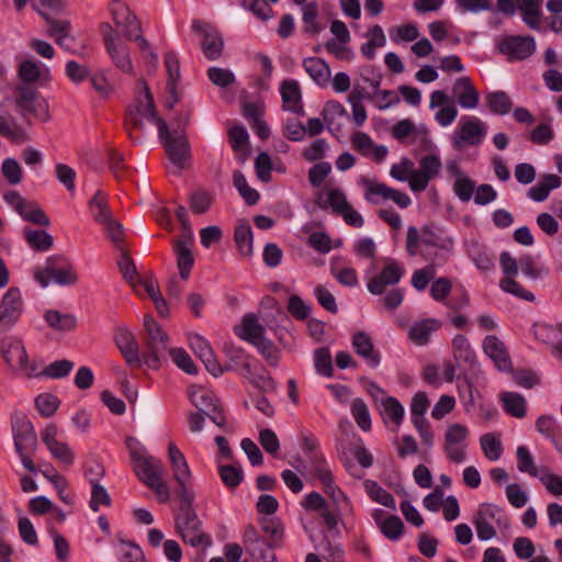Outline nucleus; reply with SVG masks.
I'll list each match as a JSON object with an SVG mask.
<instances>
[{
    "instance_id": "f257e3e1",
    "label": "nucleus",
    "mask_w": 562,
    "mask_h": 562,
    "mask_svg": "<svg viewBox=\"0 0 562 562\" xmlns=\"http://www.w3.org/2000/svg\"><path fill=\"white\" fill-rule=\"evenodd\" d=\"M195 495L187 501L184 497H179L180 507L176 517V528L181 536L183 542L192 547L207 548L212 544V539L202 530V522L196 513L192 508Z\"/></svg>"
},
{
    "instance_id": "f03ea898",
    "label": "nucleus",
    "mask_w": 562,
    "mask_h": 562,
    "mask_svg": "<svg viewBox=\"0 0 562 562\" xmlns=\"http://www.w3.org/2000/svg\"><path fill=\"white\" fill-rule=\"evenodd\" d=\"M12 432L14 439V448L19 454L23 467L35 473L37 471L32 456L37 450V436L31 420L24 414H15L12 417Z\"/></svg>"
},
{
    "instance_id": "7ed1b4c3",
    "label": "nucleus",
    "mask_w": 562,
    "mask_h": 562,
    "mask_svg": "<svg viewBox=\"0 0 562 562\" xmlns=\"http://www.w3.org/2000/svg\"><path fill=\"white\" fill-rule=\"evenodd\" d=\"M472 522L477 538L487 541L496 537L498 531L507 530L510 526L505 510L494 504L483 503L479 505L473 515Z\"/></svg>"
},
{
    "instance_id": "20e7f679",
    "label": "nucleus",
    "mask_w": 562,
    "mask_h": 562,
    "mask_svg": "<svg viewBox=\"0 0 562 562\" xmlns=\"http://www.w3.org/2000/svg\"><path fill=\"white\" fill-rule=\"evenodd\" d=\"M137 91L139 94L135 103L128 108L126 117L127 131L130 137L134 140H139V137H134L131 128L143 130L145 121L151 122L158 127V122L164 121L157 115L153 95L144 81L139 80L137 82Z\"/></svg>"
},
{
    "instance_id": "39448f33",
    "label": "nucleus",
    "mask_w": 562,
    "mask_h": 562,
    "mask_svg": "<svg viewBox=\"0 0 562 562\" xmlns=\"http://www.w3.org/2000/svg\"><path fill=\"white\" fill-rule=\"evenodd\" d=\"M0 351L7 364L14 372L26 378L36 376L38 374L37 367L29 360L25 346L21 339L14 336H5L1 339Z\"/></svg>"
},
{
    "instance_id": "423d86ee",
    "label": "nucleus",
    "mask_w": 562,
    "mask_h": 562,
    "mask_svg": "<svg viewBox=\"0 0 562 562\" xmlns=\"http://www.w3.org/2000/svg\"><path fill=\"white\" fill-rule=\"evenodd\" d=\"M487 134V125L481 119L472 115H463L450 136V142L456 150L468 146L480 145Z\"/></svg>"
},
{
    "instance_id": "0eeeda50",
    "label": "nucleus",
    "mask_w": 562,
    "mask_h": 562,
    "mask_svg": "<svg viewBox=\"0 0 562 562\" xmlns=\"http://www.w3.org/2000/svg\"><path fill=\"white\" fill-rule=\"evenodd\" d=\"M34 278L44 288L52 281L59 285H70L78 279L74 267L64 257H49L44 268L35 270Z\"/></svg>"
},
{
    "instance_id": "6e6552de",
    "label": "nucleus",
    "mask_w": 562,
    "mask_h": 562,
    "mask_svg": "<svg viewBox=\"0 0 562 562\" xmlns=\"http://www.w3.org/2000/svg\"><path fill=\"white\" fill-rule=\"evenodd\" d=\"M158 135L172 165L184 169L190 159V145L184 135L170 133L165 121L158 122Z\"/></svg>"
},
{
    "instance_id": "1a4fd4ad",
    "label": "nucleus",
    "mask_w": 562,
    "mask_h": 562,
    "mask_svg": "<svg viewBox=\"0 0 562 562\" xmlns=\"http://www.w3.org/2000/svg\"><path fill=\"white\" fill-rule=\"evenodd\" d=\"M469 438L470 429L467 425L453 423L447 426L442 450L451 462L460 464L465 461Z\"/></svg>"
},
{
    "instance_id": "9d476101",
    "label": "nucleus",
    "mask_w": 562,
    "mask_h": 562,
    "mask_svg": "<svg viewBox=\"0 0 562 562\" xmlns=\"http://www.w3.org/2000/svg\"><path fill=\"white\" fill-rule=\"evenodd\" d=\"M144 327L146 330V345L148 351L144 353V362L151 369L160 366V353L168 348V335L150 315H145Z\"/></svg>"
},
{
    "instance_id": "9b49d317",
    "label": "nucleus",
    "mask_w": 562,
    "mask_h": 562,
    "mask_svg": "<svg viewBox=\"0 0 562 562\" xmlns=\"http://www.w3.org/2000/svg\"><path fill=\"white\" fill-rule=\"evenodd\" d=\"M127 447L131 452L135 473L144 484L162 476L164 464L159 459L147 454L145 449L133 439L127 441Z\"/></svg>"
},
{
    "instance_id": "f8f14e48",
    "label": "nucleus",
    "mask_w": 562,
    "mask_h": 562,
    "mask_svg": "<svg viewBox=\"0 0 562 562\" xmlns=\"http://www.w3.org/2000/svg\"><path fill=\"white\" fill-rule=\"evenodd\" d=\"M100 30L111 60L123 72L132 74L133 63L130 57V50L119 32L109 23H102Z\"/></svg>"
},
{
    "instance_id": "ddd939ff",
    "label": "nucleus",
    "mask_w": 562,
    "mask_h": 562,
    "mask_svg": "<svg viewBox=\"0 0 562 562\" xmlns=\"http://www.w3.org/2000/svg\"><path fill=\"white\" fill-rule=\"evenodd\" d=\"M15 104L21 113H30L46 122L49 120L48 104L40 91L29 85H20L15 89Z\"/></svg>"
},
{
    "instance_id": "4468645a",
    "label": "nucleus",
    "mask_w": 562,
    "mask_h": 562,
    "mask_svg": "<svg viewBox=\"0 0 562 562\" xmlns=\"http://www.w3.org/2000/svg\"><path fill=\"white\" fill-rule=\"evenodd\" d=\"M168 458L173 479L178 483V495L189 501L194 495L191 488L192 474L183 453L173 442L168 445Z\"/></svg>"
},
{
    "instance_id": "2eb2a0df",
    "label": "nucleus",
    "mask_w": 562,
    "mask_h": 562,
    "mask_svg": "<svg viewBox=\"0 0 562 562\" xmlns=\"http://www.w3.org/2000/svg\"><path fill=\"white\" fill-rule=\"evenodd\" d=\"M24 302L18 288H10L0 300V334L12 329L23 313Z\"/></svg>"
},
{
    "instance_id": "dca6fc26",
    "label": "nucleus",
    "mask_w": 562,
    "mask_h": 562,
    "mask_svg": "<svg viewBox=\"0 0 562 562\" xmlns=\"http://www.w3.org/2000/svg\"><path fill=\"white\" fill-rule=\"evenodd\" d=\"M405 274V268L394 259H386L382 270L371 278L367 288L374 295H381L390 285L397 284Z\"/></svg>"
},
{
    "instance_id": "f3484780",
    "label": "nucleus",
    "mask_w": 562,
    "mask_h": 562,
    "mask_svg": "<svg viewBox=\"0 0 562 562\" xmlns=\"http://www.w3.org/2000/svg\"><path fill=\"white\" fill-rule=\"evenodd\" d=\"M498 49L508 60H522L535 53L536 41L530 35H509L498 43Z\"/></svg>"
},
{
    "instance_id": "a211bd4d",
    "label": "nucleus",
    "mask_w": 562,
    "mask_h": 562,
    "mask_svg": "<svg viewBox=\"0 0 562 562\" xmlns=\"http://www.w3.org/2000/svg\"><path fill=\"white\" fill-rule=\"evenodd\" d=\"M441 167L442 164L438 155L430 154L424 156L419 160V169H415L411 181V190L415 193L425 191L430 180L439 175Z\"/></svg>"
},
{
    "instance_id": "6ab92c4d",
    "label": "nucleus",
    "mask_w": 562,
    "mask_h": 562,
    "mask_svg": "<svg viewBox=\"0 0 562 562\" xmlns=\"http://www.w3.org/2000/svg\"><path fill=\"white\" fill-rule=\"evenodd\" d=\"M452 356L458 368L464 371L476 373L480 369L475 351L471 347L468 338L463 335H457L452 339Z\"/></svg>"
},
{
    "instance_id": "aec40b11",
    "label": "nucleus",
    "mask_w": 562,
    "mask_h": 562,
    "mask_svg": "<svg viewBox=\"0 0 562 562\" xmlns=\"http://www.w3.org/2000/svg\"><path fill=\"white\" fill-rule=\"evenodd\" d=\"M114 341L126 363L132 368H139L142 359L138 344L133 333L126 327H117L114 334Z\"/></svg>"
},
{
    "instance_id": "412c9836",
    "label": "nucleus",
    "mask_w": 562,
    "mask_h": 562,
    "mask_svg": "<svg viewBox=\"0 0 562 562\" xmlns=\"http://www.w3.org/2000/svg\"><path fill=\"white\" fill-rule=\"evenodd\" d=\"M192 29L195 32L201 33L203 36L201 47L205 57L211 60L217 59L221 56L224 46L221 34L211 25L201 21H194L192 23Z\"/></svg>"
},
{
    "instance_id": "4be33fe9",
    "label": "nucleus",
    "mask_w": 562,
    "mask_h": 562,
    "mask_svg": "<svg viewBox=\"0 0 562 562\" xmlns=\"http://www.w3.org/2000/svg\"><path fill=\"white\" fill-rule=\"evenodd\" d=\"M111 14L115 25L122 29L126 38L132 40L134 34L140 31V24L136 15L126 3L113 1L111 3Z\"/></svg>"
},
{
    "instance_id": "5701e85b",
    "label": "nucleus",
    "mask_w": 562,
    "mask_h": 562,
    "mask_svg": "<svg viewBox=\"0 0 562 562\" xmlns=\"http://www.w3.org/2000/svg\"><path fill=\"white\" fill-rule=\"evenodd\" d=\"M452 94L462 109L473 110L479 105L480 93L469 77H460L454 80Z\"/></svg>"
},
{
    "instance_id": "b1692460",
    "label": "nucleus",
    "mask_w": 562,
    "mask_h": 562,
    "mask_svg": "<svg viewBox=\"0 0 562 562\" xmlns=\"http://www.w3.org/2000/svg\"><path fill=\"white\" fill-rule=\"evenodd\" d=\"M189 344L193 352L204 363L206 370L214 376L222 374L223 370L209 344V341L199 334L189 337Z\"/></svg>"
},
{
    "instance_id": "393cba45",
    "label": "nucleus",
    "mask_w": 562,
    "mask_h": 562,
    "mask_svg": "<svg viewBox=\"0 0 562 562\" xmlns=\"http://www.w3.org/2000/svg\"><path fill=\"white\" fill-rule=\"evenodd\" d=\"M482 348L484 353L494 362L495 367L501 371H509L512 369V360L504 342L494 335L484 338Z\"/></svg>"
},
{
    "instance_id": "a878e982",
    "label": "nucleus",
    "mask_w": 562,
    "mask_h": 562,
    "mask_svg": "<svg viewBox=\"0 0 562 562\" xmlns=\"http://www.w3.org/2000/svg\"><path fill=\"white\" fill-rule=\"evenodd\" d=\"M192 236L191 233L182 234L175 243L173 249L177 257V266L181 279L187 280L190 276L194 263L192 254Z\"/></svg>"
},
{
    "instance_id": "bb28decb",
    "label": "nucleus",
    "mask_w": 562,
    "mask_h": 562,
    "mask_svg": "<svg viewBox=\"0 0 562 562\" xmlns=\"http://www.w3.org/2000/svg\"><path fill=\"white\" fill-rule=\"evenodd\" d=\"M352 147L362 156L372 158L376 162L383 161L387 156V147L384 145H375L372 138L363 132H356L351 136Z\"/></svg>"
},
{
    "instance_id": "cd10ccee",
    "label": "nucleus",
    "mask_w": 562,
    "mask_h": 562,
    "mask_svg": "<svg viewBox=\"0 0 562 562\" xmlns=\"http://www.w3.org/2000/svg\"><path fill=\"white\" fill-rule=\"evenodd\" d=\"M280 93L283 109L296 114H304L302 103V91L299 82L294 79H286L281 83Z\"/></svg>"
},
{
    "instance_id": "c85d7f7f",
    "label": "nucleus",
    "mask_w": 562,
    "mask_h": 562,
    "mask_svg": "<svg viewBox=\"0 0 562 562\" xmlns=\"http://www.w3.org/2000/svg\"><path fill=\"white\" fill-rule=\"evenodd\" d=\"M352 347L358 356L372 368H376L381 361L380 352L374 348L371 337L364 331H358L352 337Z\"/></svg>"
},
{
    "instance_id": "c756f323",
    "label": "nucleus",
    "mask_w": 562,
    "mask_h": 562,
    "mask_svg": "<svg viewBox=\"0 0 562 562\" xmlns=\"http://www.w3.org/2000/svg\"><path fill=\"white\" fill-rule=\"evenodd\" d=\"M302 66L310 78L321 88L329 85L331 79V69L329 65L318 57H306Z\"/></svg>"
},
{
    "instance_id": "7c9ffc66",
    "label": "nucleus",
    "mask_w": 562,
    "mask_h": 562,
    "mask_svg": "<svg viewBox=\"0 0 562 562\" xmlns=\"http://www.w3.org/2000/svg\"><path fill=\"white\" fill-rule=\"evenodd\" d=\"M357 183L363 189L364 200L371 204H379L382 201L389 200V193L391 187L376 179H370L366 176H361Z\"/></svg>"
},
{
    "instance_id": "2f4dec72",
    "label": "nucleus",
    "mask_w": 562,
    "mask_h": 562,
    "mask_svg": "<svg viewBox=\"0 0 562 562\" xmlns=\"http://www.w3.org/2000/svg\"><path fill=\"white\" fill-rule=\"evenodd\" d=\"M441 327V322L437 318H425L416 321L408 329L409 339L418 345L424 346L429 342L432 333Z\"/></svg>"
},
{
    "instance_id": "473e14b6",
    "label": "nucleus",
    "mask_w": 562,
    "mask_h": 562,
    "mask_svg": "<svg viewBox=\"0 0 562 562\" xmlns=\"http://www.w3.org/2000/svg\"><path fill=\"white\" fill-rule=\"evenodd\" d=\"M317 203L322 209H330L338 215L349 204L346 193L335 187H325L317 198Z\"/></svg>"
},
{
    "instance_id": "72a5a7b5",
    "label": "nucleus",
    "mask_w": 562,
    "mask_h": 562,
    "mask_svg": "<svg viewBox=\"0 0 562 562\" xmlns=\"http://www.w3.org/2000/svg\"><path fill=\"white\" fill-rule=\"evenodd\" d=\"M18 76L23 82L22 85L33 83L36 81H48L49 69L33 59H24L18 67Z\"/></svg>"
},
{
    "instance_id": "f704fd0d",
    "label": "nucleus",
    "mask_w": 562,
    "mask_h": 562,
    "mask_svg": "<svg viewBox=\"0 0 562 562\" xmlns=\"http://www.w3.org/2000/svg\"><path fill=\"white\" fill-rule=\"evenodd\" d=\"M236 335L254 346L261 341L265 336V328L255 314H246L239 327L235 329Z\"/></svg>"
},
{
    "instance_id": "c9c22d12",
    "label": "nucleus",
    "mask_w": 562,
    "mask_h": 562,
    "mask_svg": "<svg viewBox=\"0 0 562 562\" xmlns=\"http://www.w3.org/2000/svg\"><path fill=\"white\" fill-rule=\"evenodd\" d=\"M189 398L192 405H194L199 412L209 414L210 411L217 412L218 400L215 395L199 385H192L189 389Z\"/></svg>"
},
{
    "instance_id": "e433bc0d",
    "label": "nucleus",
    "mask_w": 562,
    "mask_h": 562,
    "mask_svg": "<svg viewBox=\"0 0 562 562\" xmlns=\"http://www.w3.org/2000/svg\"><path fill=\"white\" fill-rule=\"evenodd\" d=\"M165 65L168 72L167 90L170 94L168 108H172L178 101L177 82L180 79V65L177 55L172 52L165 55Z\"/></svg>"
},
{
    "instance_id": "4c0bfd02",
    "label": "nucleus",
    "mask_w": 562,
    "mask_h": 562,
    "mask_svg": "<svg viewBox=\"0 0 562 562\" xmlns=\"http://www.w3.org/2000/svg\"><path fill=\"white\" fill-rule=\"evenodd\" d=\"M516 9L521 13L525 24L531 30H539L542 11L540 0H515Z\"/></svg>"
},
{
    "instance_id": "58836bf2",
    "label": "nucleus",
    "mask_w": 562,
    "mask_h": 562,
    "mask_svg": "<svg viewBox=\"0 0 562 562\" xmlns=\"http://www.w3.org/2000/svg\"><path fill=\"white\" fill-rule=\"evenodd\" d=\"M0 136L14 144H24L30 139L27 132L11 115H0Z\"/></svg>"
},
{
    "instance_id": "ea45409f",
    "label": "nucleus",
    "mask_w": 562,
    "mask_h": 562,
    "mask_svg": "<svg viewBox=\"0 0 562 562\" xmlns=\"http://www.w3.org/2000/svg\"><path fill=\"white\" fill-rule=\"evenodd\" d=\"M562 180L559 176L548 173L541 177V179L528 190V196L536 201H544L553 189L561 186Z\"/></svg>"
},
{
    "instance_id": "a19ab883",
    "label": "nucleus",
    "mask_w": 562,
    "mask_h": 562,
    "mask_svg": "<svg viewBox=\"0 0 562 562\" xmlns=\"http://www.w3.org/2000/svg\"><path fill=\"white\" fill-rule=\"evenodd\" d=\"M379 407L381 409V415L383 419H390L395 426L393 430L397 431L398 427L401 426L404 419V406L398 402L397 398L389 396L381 398Z\"/></svg>"
},
{
    "instance_id": "79ce46f5",
    "label": "nucleus",
    "mask_w": 562,
    "mask_h": 562,
    "mask_svg": "<svg viewBox=\"0 0 562 562\" xmlns=\"http://www.w3.org/2000/svg\"><path fill=\"white\" fill-rule=\"evenodd\" d=\"M499 400L503 404L504 411L516 418H524L527 414L526 398L516 392H503L499 394Z\"/></svg>"
},
{
    "instance_id": "37998d69",
    "label": "nucleus",
    "mask_w": 562,
    "mask_h": 562,
    "mask_svg": "<svg viewBox=\"0 0 562 562\" xmlns=\"http://www.w3.org/2000/svg\"><path fill=\"white\" fill-rule=\"evenodd\" d=\"M303 31L308 36L318 35L325 26L318 21V5L316 2H308L302 7Z\"/></svg>"
},
{
    "instance_id": "c03bdc74",
    "label": "nucleus",
    "mask_w": 562,
    "mask_h": 562,
    "mask_svg": "<svg viewBox=\"0 0 562 562\" xmlns=\"http://www.w3.org/2000/svg\"><path fill=\"white\" fill-rule=\"evenodd\" d=\"M422 244L424 249L429 251V248H438L440 250L450 251L453 247V239L443 236L441 233L436 232L429 227L422 228Z\"/></svg>"
},
{
    "instance_id": "a18cd8bd",
    "label": "nucleus",
    "mask_w": 562,
    "mask_h": 562,
    "mask_svg": "<svg viewBox=\"0 0 562 562\" xmlns=\"http://www.w3.org/2000/svg\"><path fill=\"white\" fill-rule=\"evenodd\" d=\"M363 487L373 502L393 510L396 508V502L393 495L384 490L378 482L373 480H366L363 482Z\"/></svg>"
},
{
    "instance_id": "49530a36",
    "label": "nucleus",
    "mask_w": 562,
    "mask_h": 562,
    "mask_svg": "<svg viewBox=\"0 0 562 562\" xmlns=\"http://www.w3.org/2000/svg\"><path fill=\"white\" fill-rule=\"evenodd\" d=\"M480 446L483 454L490 461H497L503 454V445L501 435L496 432H487L481 436Z\"/></svg>"
},
{
    "instance_id": "de8ad7c7",
    "label": "nucleus",
    "mask_w": 562,
    "mask_h": 562,
    "mask_svg": "<svg viewBox=\"0 0 562 562\" xmlns=\"http://www.w3.org/2000/svg\"><path fill=\"white\" fill-rule=\"evenodd\" d=\"M90 213L93 220L98 224H103L106 221H110L112 217V212L109 207L106 195L102 191H97L93 198L89 203Z\"/></svg>"
},
{
    "instance_id": "09e8293b",
    "label": "nucleus",
    "mask_w": 562,
    "mask_h": 562,
    "mask_svg": "<svg viewBox=\"0 0 562 562\" xmlns=\"http://www.w3.org/2000/svg\"><path fill=\"white\" fill-rule=\"evenodd\" d=\"M468 254L481 271H490L494 268V257L479 243H471L468 247Z\"/></svg>"
},
{
    "instance_id": "8fccbe9b",
    "label": "nucleus",
    "mask_w": 562,
    "mask_h": 562,
    "mask_svg": "<svg viewBox=\"0 0 562 562\" xmlns=\"http://www.w3.org/2000/svg\"><path fill=\"white\" fill-rule=\"evenodd\" d=\"M486 105L494 114L505 115L510 112L513 102L505 91L490 92L485 97Z\"/></svg>"
},
{
    "instance_id": "3c124183",
    "label": "nucleus",
    "mask_w": 562,
    "mask_h": 562,
    "mask_svg": "<svg viewBox=\"0 0 562 562\" xmlns=\"http://www.w3.org/2000/svg\"><path fill=\"white\" fill-rule=\"evenodd\" d=\"M436 258L437 254L429 259L430 263L428 266L413 272L411 283L416 291H424L429 282L435 278L436 265H438Z\"/></svg>"
},
{
    "instance_id": "603ef678",
    "label": "nucleus",
    "mask_w": 562,
    "mask_h": 562,
    "mask_svg": "<svg viewBox=\"0 0 562 562\" xmlns=\"http://www.w3.org/2000/svg\"><path fill=\"white\" fill-rule=\"evenodd\" d=\"M18 213L23 220L35 225L49 226L50 224L48 216L35 202L25 200Z\"/></svg>"
},
{
    "instance_id": "864d4df0",
    "label": "nucleus",
    "mask_w": 562,
    "mask_h": 562,
    "mask_svg": "<svg viewBox=\"0 0 562 562\" xmlns=\"http://www.w3.org/2000/svg\"><path fill=\"white\" fill-rule=\"evenodd\" d=\"M234 239L243 256L248 257L252 255V231L248 223L241 222L236 226Z\"/></svg>"
},
{
    "instance_id": "5fc2aeb1",
    "label": "nucleus",
    "mask_w": 562,
    "mask_h": 562,
    "mask_svg": "<svg viewBox=\"0 0 562 562\" xmlns=\"http://www.w3.org/2000/svg\"><path fill=\"white\" fill-rule=\"evenodd\" d=\"M24 237L27 245L36 251H47L53 246V237L45 231L25 229Z\"/></svg>"
},
{
    "instance_id": "6e6d98bb",
    "label": "nucleus",
    "mask_w": 562,
    "mask_h": 562,
    "mask_svg": "<svg viewBox=\"0 0 562 562\" xmlns=\"http://www.w3.org/2000/svg\"><path fill=\"white\" fill-rule=\"evenodd\" d=\"M390 38L395 44L414 42L419 37V30L415 23H405L390 29Z\"/></svg>"
},
{
    "instance_id": "4d7b16f0",
    "label": "nucleus",
    "mask_w": 562,
    "mask_h": 562,
    "mask_svg": "<svg viewBox=\"0 0 562 562\" xmlns=\"http://www.w3.org/2000/svg\"><path fill=\"white\" fill-rule=\"evenodd\" d=\"M406 251L412 257L417 255L423 256L425 259H430L432 257L430 251L424 249V245L422 244V231L419 232L415 226H409L407 228Z\"/></svg>"
},
{
    "instance_id": "13d9d810",
    "label": "nucleus",
    "mask_w": 562,
    "mask_h": 562,
    "mask_svg": "<svg viewBox=\"0 0 562 562\" xmlns=\"http://www.w3.org/2000/svg\"><path fill=\"white\" fill-rule=\"evenodd\" d=\"M47 324L57 330H71L76 327V317L71 314H61L58 311H47L45 313Z\"/></svg>"
},
{
    "instance_id": "bf43d9fd",
    "label": "nucleus",
    "mask_w": 562,
    "mask_h": 562,
    "mask_svg": "<svg viewBox=\"0 0 562 562\" xmlns=\"http://www.w3.org/2000/svg\"><path fill=\"white\" fill-rule=\"evenodd\" d=\"M261 530L268 536L269 542L279 546L283 539V525L277 518L266 517L260 519Z\"/></svg>"
},
{
    "instance_id": "052dcab7",
    "label": "nucleus",
    "mask_w": 562,
    "mask_h": 562,
    "mask_svg": "<svg viewBox=\"0 0 562 562\" xmlns=\"http://www.w3.org/2000/svg\"><path fill=\"white\" fill-rule=\"evenodd\" d=\"M415 172L414 162L407 158L403 157L400 162L392 165L390 169V176L402 182H407L411 188V181L413 179Z\"/></svg>"
},
{
    "instance_id": "680f3d73",
    "label": "nucleus",
    "mask_w": 562,
    "mask_h": 562,
    "mask_svg": "<svg viewBox=\"0 0 562 562\" xmlns=\"http://www.w3.org/2000/svg\"><path fill=\"white\" fill-rule=\"evenodd\" d=\"M517 468L522 473H528L531 476L538 477L539 471L533 461V458L526 446H519L516 450Z\"/></svg>"
},
{
    "instance_id": "e2e57ef3",
    "label": "nucleus",
    "mask_w": 562,
    "mask_h": 562,
    "mask_svg": "<svg viewBox=\"0 0 562 562\" xmlns=\"http://www.w3.org/2000/svg\"><path fill=\"white\" fill-rule=\"evenodd\" d=\"M351 415L357 425L363 430L368 431L371 428V416L369 408L362 398L353 400L351 404Z\"/></svg>"
},
{
    "instance_id": "0e129e2a",
    "label": "nucleus",
    "mask_w": 562,
    "mask_h": 562,
    "mask_svg": "<svg viewBox=\"0 0 562 562\" xmlns=\"http://www.w3.org/2000/svg\"><path fill=\"white\" fill-rule=\"evenodd\" d=\"M233 181L235 188L238 190L239 194L245 199L247 204L254 205L258 202L259 193L248 186L245 176L239 170H236L234 172Z\"/></svg>"
},
{
    "instance_id": "69168bd1",
    "label": "nucleus",
    "mask_w": 562,
    "mask_h": 562,
    "mask_svg": "<svg viewBox=\"0 0 562 562\" xmlns=\"http://www.w3.org/2000/svg\"><path fill=\"white\" fill-rule=\"evenodd\" d=\"M218 474L228 488H236L243 481L244 473L239 465H220Z\"/></svg>"
},
{
    "instance_id": "338daca9",
    "label": "nucleus",
    "mask_w": 562,
    "mask_h": 562,
    "mask_svg": "<svg viewBox=\"0 0 562 562\" xmlns=\"http://www.w3.org/2000/svg\"><path fill=\"white\" fill-rule=\"evenodd\" d=\"M536 429L546 438L550 439L558 449H561L557 442L558 426L553 416L542 415L538 417L536 422Z\"/></svg>"
},
{
    "instance_id": "774afa93",
    "label": "nucleus",
    "mask_w": 562,
    "mask_h": 562,
    "mask_svg": "<svg viewBox=\"0 0 562 562\" xmlns=\"http://www.w3.org/2000/svg\"><path fill=\"white\" fill-rule=\"evenodd\" d=\"M169 355L175 362V364L183 370L188 374H195L198 372V368L193 363L189 353L182 348H170Z\"/></svg>"
}]
</instances>
